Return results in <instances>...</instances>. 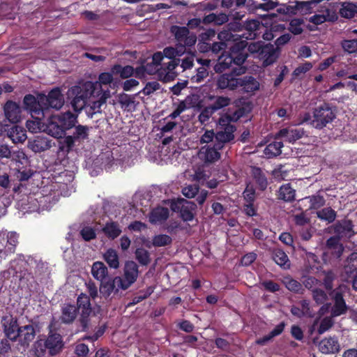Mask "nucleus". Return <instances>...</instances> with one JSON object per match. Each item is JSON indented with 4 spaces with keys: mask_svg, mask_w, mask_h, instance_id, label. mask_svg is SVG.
I'll return each instance as SVG.
<instances>
[{
    "mask_svg": "<svg viewBox=\"0 0 357 357\" xmlns=\"http://www.w3.org/2000/svg\"><path fill=\"white\" fill-rule=\"evenodd\" d=\"M99 84H95V86ZM67 100L74 112L79 113L89 104L91 96H96L94 84L87 81L73 86L67 91Z\"/></svg>",
    "mask_w": 357,
    "mask_h": 357,
    "instance_id": "obj_1",
    "label": "nucleus"
},
{
    "mask_svg": "<svg viewBox=\"0 0 357 357\" xmlns=\"http://www.w3.org/2000/svg\"><path fill=\"white\" fill-rule=\"evenodd\" d=\"M77 123V114L70 111L62 112L49 117L45 131L55 138H61L66 135V132L74 128Z\"/></svg>",
    "mask_w": 357,
    "mask_h": 357,
    "instance_id": "obj_2",
    "label": "nucleus"
},
{
    "mask_svg": "<svg viewBox=\"0 0 357 357\" xmlns=\"http://www.w3.org/2000/svg\"><path fill=\"white\" fill-rule=\"evenodd\" d=\"M33 346L40 347V352L43 350L48 357H52L62 351L64 347V342L59 333L51 331L46 337L35 342Z\"/></svg>",
    "mask_w": 357,
    "mask_h": 357,
    "instance_id": "obj_3",
    "label": "nucleus"
},
{
    "mask_svg": "<svg viewBox=\"0 0 357 357\" xmlns=\"http://www.w3.org/2000/svg\"><path fill=\"white\" fill-rule=\"evenodd\" d=\"M335 117L336 114L331 105L324 102L314 109L313 119L310 124L314 128L321 130L331 123Z\"/></svg>",
    "mask_w": 357,
    "mask_h": 357,
    "instance_id": "obj_4",
    "label": "nucleus"
},
{
    "mask_svg": "<svg viewBox=\"0 0 357 357\" xmlns=\"http://www.w3.org/2000/svg\"><path fill=\"white\" fill-rule=\"evenodd\" d=\"M218 130L215 133V143L218 149H223L225 144L234 139V132L236 128L229 122L226 116H220L218 121Z\"/></svg>",
    "mask_w": 357,
    "mask_h": 357,
    "instance_id": "obj_5",
    "label": "nucleus"
},
{
    "mask_svg": "<svg viewBox=\"0 0 357 357\" xmlns=\"http://www.w3.org/2000/svg\"><path fill=\"white\" fill-rule=\"evenodd\" d=\"M246 67H234L229 73L220 75L217 79V86L220 89L234 91L239 87L241 75L245 73Z\"/></svg>",
    "mask_w": 357,
    "mask_h": 357,
    "instance_id": "obj_6",
    "label": "nucleus"
},
{
    "mask_svg": "<svg viewBox=\"0 0 357 357\" xmlns=\"http://www.w3.org/2000/svg\"><path fill=\"white\" fill-rule=\"evenodd\" d=\"M76 307L77 312L79 311V322L82 327L81 331L86 332L89 328V317L92 312L90 297L82 293L77 298Z\"/></svg>",
    "mask_w": 357,
    "mask_h": 357,
    "instance_id": "obj_7",
    "label": "nucleus"
},
{
    "mask_svg": "<svg viewBox=\"0 0 357 357\" xmlns=\"http://www.w3.org/2000/svg\"><path fill=\"white\" fill-rule=\"evenodd\" d=\"M41 93L37 97L32 94H26L23 98L24 109L37 121L42 120L45 116V106L40 102Z\"/></svg>",
    "mask_w": 357,
    "mask_h": 357,
    "instance_id": "obj_8",
    "label": "nucleus"
},
{
    "mask_svg": "<svg viewBox=\"0 0 357 357\" xmlns=\"http://www.w3.org/2000/svg\"><path fill=\"white\" fill-rule=\"evenodd\" d=\"M170 32L174 36L178 46L181 48V51L185 52L186 47L193 46L197 38L195 35L190 34L189 29L186 26H179L172 25L170 27Z\"/></svg>",
    "mask_w": 357,
    "mask_h": 357,
    "instance_id": "obj_9",
    "label": "nucleus"
},
{
    "mask_svg": "<svg viewBox=\"0 0 357 357\" xmlns=\"http://www.w3.org/2000/svg\"><path fill=\"white\" fill-rule=\"evenodd\" d=\"M40 102L45 106L46 112L50 109H60L64 105V96L59 87L51 89L47 95L41 93Z\"/></svg>",
    "mask_w": 357,
    "mask_h": 357,
    "instance_id": "obj_10",
    "label": "nucleus"
},
{
    "mask_svg": "<svg viewBox=\"0 0 357 357\" xmlns=\"http://www.w3.org/2000/svg\"><path fill=\"white\" fill-rule=\"evenodd\" d=\"M247 45L246 40H240L234 43L227 51L236 67H245L243 64L248 57Z\"/></svg>",
    "mask_w": 357,
    "mask_h": 357,
    "instance_id": "obj_11",
    "label": "nucleus"
},
{
    "mask_svg": "<svg viewBox=\"0 0 357 357\" xmlns=\"http://www.w3.org/2000/svg\"><path fill=\"white\" fill-rule=\"evenodd\" d=\"M2 328L6 337L15 342L21 335V326H18L17 320L13 316H3L1 318Z\"/></svg>",
    "mask_w": 357,
    "mask_h": 357,
    "instance_id": "obj_12",
    "label": "nucleus"
},
{
    "mask_svg": "<svg viewBox=\"0 0 357 357\" xmlns=\"http://www.w3.org/2000/svg\"><path fill=\"white\" fill-rule=\"evenodd\" d=\"M262 29H265V26L258 20H248L240 26V31H244L241 37L246 40L257 38L262 33Z\"/></svg>",
    "mask_w": 357,
    "mask_h": 357,
    "instance_id": "obj_13",
    "label": "nucleus"
},
{
    "mask_svg": "<svg viewBox=\"0 0 357 357\" xmlns=\"http://www.w3.org/2000/svg\"><path fill=\"white\" fill-rule=\"evenodd\" d=\"M281 50L275 48V45L271 43L264 44L258 58L262 61L264 67L269 66L273 64L279 58Z\"/></svg>",
    "mask_w": 357,
    "mask_h": 357,
    "instance_id": "obj_14",
    "label": "nucleus"
},
{
    "mask_svg": "<svg viewBox=\"0 0 357 357\" xmlns=\"http://www.w3.org/2000/svg\"><path fill=\"white\" fill-rule=\"evenodd\" d=\"M332 229L333 233L341 238H349L355 234L353 222L347 218L336 221L332 226Z\"/></svg>",
    "mask_w": 357,
    "mask_h": 357,
    "instance_id": "obj_15",
    "label": "nucleus"
},
{
    "mask_svg": "<svg viewBox=\"0 0 357 357\" xmlns=\"http://www.w3.org/2000/svg\"><path fill=\"white\" fill-rule=\"evenodd\" d=\"M119 289L124 290L123 278L119 276L114 277L112 280L102 282L100 286V293L103 297H109L112 293L118 294Z\"/></svg>",
    "mask_w": 357,
    "mask_h": 357,
    "instance_id": "obj_16",
    "label": "nucleus"
},
{
    "mask_svg": "<svg viewBox=\"0 0 357 357\" xmlns=\"http://www.w3.org/2000/svg\"><path fill=\"white\" fill-rule=\"evenodd\" d=\"M331 296L333 301V305L331 310V317H337L345 314L349 307L344 299L342 293L340 291H333Z\"/></svg>",
    "mask_w": 357,
    "mask_h": 357,
    "instance_id": "obj_17",
    "label": "nucleus"
},
{
    "mask_svg": "<svg viewBox=\"0 0 357 357\" xmlns=\"http://www.w3.org/2000/svg\"><path fill=\"white\" fill-rule=\"evenodd\" d=\"M138 265L133 261L125 264L123 284L124 290L128 289L137 280L139 275Z\"/></svg>",
    "mask_w": 357,
    "mask_h": 357,
    "instance_id": "obj_18",
    "label": "nucleus"
},
{
    "mask_svg": "<svg viewBox=\"0 0 357 357\" xmlns=\"http://www.w3.org/2000/svg\"><path fill=\"white\" fill-rule=\"evenodd\" d=\"M318 349L324 354L338 353L340 351V344L337 337L333 335L322 339L319 342Z\"/></svg>",
    "mask_w": 357,
    "mask_h": 357,
    "instance_id": "obj_19",
    "label": "nucleus"
},
{
    "mask_svg": "<svg viewBox=\"0 0 357 357\" xmlns=\"http://www.w3.org/2000/svg\"><path fill=\"white\" fill-rule=\"evenodd\" d=\"M25 264L26 262L22 259L13 260L9 268L0 273V286H3L5 281L10 279L11 276H17L18 273L21 274L23 271L22 267Z\"/></svg>",
    "mask_w": 357,
    "mask_h": 357,
    "instance_id": "obj_20",
    "label": "nucleus"
},
{
    "mask_svg": "<svg viewBox=\"0 0 357 357\" xmlns=\"http://www.w3.org/2000/svg\"><path fill=\"white\" fill-rule=\"evenodd\" d=\"M3 112L6 118L12 123H16L21 119L22 109L19 104L8 100L3 106Z\"/></svg>",
    "mask_w": 357,
    "mask_h": 357,
    "instance_id": "obj_21",
    "label": "nucleus"
},
{
    "mask_svg": "<svg viewBox=\"0 0 357 357\" xmlns=\"http://www.w3.org/2000/svg\"><path fill=\"white\" fill-rule=\"evenodd\" d=\"M304 134L305 131L303 128H284L276 133L275 139L284 138L289 143H294L302 138Z\"/></svg>",
    "mask_w": 357,
    "mask_h": 357,
    "instance_id": "obj_22",
    "label": "nucleus"
},
{
    "mask_svg": "<svg viewBox=\"0 0 357 357\" xmlns=\"http://www.w3.org/2000/svg\"><path fill=\"white\" fill-rule=\"evenodd\" d=\"M241 105H237V109L232 112L231 114H225L222 116L228 117L229 119V122H236L241 118L246 116L250 112H251L252 109V105L251 102H245L239 100Z\"/></svg>",
    "mask_w": 357,
    "mask_h": 357,
    "instance_id": "obj_23",
    "label": "nucleus"
},
{
    "mask_svg": "<svg viewBox=\"0 0 357 357\" xmlns=\"http://www.w3.org/2000/svg\"><path fill=\"white\" fill-rule=\"evenodd\" d=\"M222 149H218L216 144L214 142L212 146L208 145L202 147L199 151V155L206 162H213L220 158L219 151Z\"/></svg>",
    "mask_w": 357,
    "mask_h": 357,
    "instance_id": "obj_24",
    "label": "nucleus"
},
{
    "mask_svg": "<svg viewBox=\"0 0 357 357\" xmlns=\"http://www.w3.org/2000/svg\"><path fill=\"white\" fill-rule=\"evenodd\" d=\"M239 87L243 93H252L259 89L260 84L257 79L251 75L241 77Z\"/></svg>",
    "mask_w": 357,
    "mask_h": 357,
    "instance_id": "obj_25",
    "label": "nucleus"
},
{
    "mask_svg": "<svg viewBox=\"0 0 357 357\" xmlns=\"http://www.w3.org/2000/svg\"><path fill=\"white\" fill-rule=\"evenodd\" d=\"M77 308L70 303L65 304L61 308L60 321L65 324H70L74 322L77 316Z\"/></svg>",
    "mask_w": 357,
    "mask_h": 357,
    "instance_id": "obj_26",
    "label": "nucleus"
},
{
    "mask_svg": "<svg viewBox=\"0 0 357 357\" xmlns=\"http://www.w3.org/2000/svg\"><path fill=\"white\" fill-rule=\"evenodd\" d=\"M180 61L179 59H174L169 61L168 63L162 64L161 68L165 72L164 80L165 82L172 81L177 77L178 73L175 69L179 66Z\"/></svg>",
    "mask_w": 357,
    "mask_h": 357,
    "instance_id": "obj_27",
    "label": "nucleus"
},
{
    "mask_svg": "<svg viewBox=\"0 0 357 357\" xmlns=\"http://www.w3.org/2000/svg\"><path fill=\"white\" fill-rule=\"evenodd\" d=\"M36 326L33 324H28L21 326V335L20 336V344L23 347H29V344L34 340L36 333Z\"/></svg>",
    "mask_w": 357,
    "mask_h": 357,
    "instance_id": "obj_28",
    "label": "nucleus"
},
{
    "mask_svg": "<svg viewBox=\"0 0 357 357\" xmlns=\"http://www.w3.org/2000/svg\"><path fill=\"white\" fill-rule=\"evenodd\" d=\"M277 198L284 202H292L296 199V190L291 183L282 184L276 193Z\"/></svg>",
    "mask_w": 357,
    "mask_h": 357,
    "instance_id": "obj_29",
    "label": "nucleus"
},
{
    "mask_svg": "<svg viewBox=\"0 0 357 357\" xmlns=\"http://www.w3.org/2000/svg\"><path fill=\"white\" fill-rule=\"evenodd\" d=\"M102 231L109 239L114 240L121 235L122 229L118 222L110 220L106 222Z\"/></svg>",
    "mask_w": 357,
    "mask_h": 357,
    "instance_id": "obj_30",
    "label": "nucleus"
},
{
    "mask_svg": "<svg viewBox=\"0 0 357 357\" xmlns=\"http://www.w3.org/2000/svg\"><path fill=\"white\" fill-rule=\"evenodd\" d=\"M196 208L197 205L194 202L183 199V204L180 209V216L181 219L184 222L193 220Z\"/></svg>",
    "mask_w": 357,
    "mask_h": 357,
    "instance_id": "obj_31",
    "label": "nucleus"
},
{
    "mask_svg": "<svg viewBox=\"0 0 357 357\" xmlns=\"http://www.w3.org/2000/svg\"><path fill=\"white\" fill-rule=\"evenodd\" d=\"M228 29L227 30H222L220 31L218 35V38L221 41H230V40H236L238 37H241L240 35H236L233 33L232 31H240V26L241 24L234 22V23H229L227 25Z\"/></svg>",
    "mask_w": 357,
    "mask_h": 357,
    "instance_id": "obj_32",
    "label": "nucleus"
},
{
    "mask_svg": "<svg viewBox=\"0 0 357 357\" xmlns=\"http://www.w3.org/2000/svg\"><path fill=\"white\" fill-rule=\"evenodd\" d=\"M113 75H114L111 71L109 73L104 72L101 73L98 76V81L93 82V84H99V86L94 85V92L96 96H100L102 93H108V91H104L102 88V84H110L113 82Z\"/></svg>",
    "mask_w": 357,
    "mask_h": 357,
    "instance_id": "obj_33",
    "label": "nucleus"
},
{
    "mask_svg": "<svg viewBox=\"0 0 357 357\" xmlns=\"http://www.w3.org/2000/svg\"><path fill=\"white\" fill-rule=\"evenodd\" d=\"M251 174L258 188L261 191L265 190L268 186V180L262 169L258 167H252Z\"/></svg>",
    "mask_w": 357,
    "mask_h": 357,
    "instance_id": "obj_34",
    "label": "nucleus"
},
{
    "mask_svg": "<svg viewBox=\"0 0 357 357\" xmlns=\"http://www.w3.org/2000/svg\"><path fill=\"white\" fill-rule=\"evenodd\" d=\"M169 215V209L166 207H156L153 208L149 214V222L152 224H156L165 221Z\"/></svg>",
    "mask_w": 357,
    "mask_h": 357,
    "instance_id": "obj_35",
    "label": "nucleus"
},
{
    "mask_svg": "<svg viewBox=\"0 0 357 357\" xmlns=\"http://www.w3.org/2000/svg\"><path fill=\"white\" fill-rule=\"evenodd\" d=\"M111 72L114 75H119L122 79L130 78L134 75V67L130 65L125 66L116 63L112 66Z\"/></svg>",
    "mask_w": 357,
    "mask_h": 357,
    "instance_id": "obj_36",
    "label": "nucleus"
},
{
    "mask_svg": "<svg viewBox=\"0 0 357 357\" xmlns=\"http://www.w3.org/2000/svg\"><path fill=\"white\" fill-rule=\"evenodd\" d=\"M272 258L283 269H289L290 268L291 263L289 257L282 249H274L272 253Z\"/></svg>",
    "mask_w": 357,
    "mask_h": 357,
    "instance_id": "obj_37",
    "label": "nucleus"
},
{
    "mask_svg": "<svg viewBox=\"0 0 357 357\" xmlns=\"http://www.w3.org/2000/svg\"><path fill=\"white\" fill-rule=\"evenodd\" d=\"M234 64L231 58L230 57L227 51H224L220 56H219L218 62L214 67L216 73H220L227 69H229Z\"/></svg>",
    "mask_w": 357,
    "mask_h": 357,
    "instance_id": "obj_38",
    "label": "nucleus"
},
{
    "mask_svg": "<svg viewBox=\"0 0 357 357\" xmlns=\"http://www.w3.org/2000/svg\"><path fill=\"white\" fill-rule=\"evenodd\" d=\"M282 283L289 291L293 293L300 294L304 293L305 289L303 284L290 275L284 276L282 279Z\"/></svg>",
    "mask_w": 357,
    "mask_h": 357,
    "instance_id": "obj_39",
    "label": "nucleus"
},
{
    "mask_svg": "<svg viewBox=\"0 0 357 357\" xmlns=\"http://www.w3.org/2000/svg\"><path fill=\"white\" fill-rule=\"evenodd\" d=\"M18 238L19 235L15 231L8 233L6 238L4 237L6 246L3 250L7 256L15 252L18 244Z\"/></svg>",
    "mask_w": 357,
    "mask_h": 357,
    "instance_id": "obj_40",
    "label": "nucleus"
},
{
    "mask_svg": "<svg viewBox=\"0 0 357 357\" xmlns=\"http://www.w3.org/2000/svg\"><path fill=\"white\" fill-rule=\"evenodd\" d=\"M109 97V94L102 93L100 96H91L89 104L91 103V109L93 113H98L101 112V107L106 103V100Z\"/></svg>",
    "mask_w": 357,
    "mask_h": 357,
    "instance_id": "obj_41",
    "label": "nucleus"
},
{
    "mask_svg": "<svg viewBox=\"0 0 357 357\" xmlns=\"http://www.w3.org/2000/svg\"><path fill=\"white\" fill-rule=\"evenodd\" d=\"M74 131L70 135L73 139L80 144L89 138V128L86 126L77 125L74 126Z\"/></svg>",
    "mask_w": 357,
    "mask_h": 357,
    "instance_id": "obj_42",
    "label": "nucleus"
},
{
    "mask_svg": "<svg viewBox=\"0 0 357 357\" xmlns=\"http://www.w3.org/2000/svg\"><path fill=\"white\" fill-rule=\"evenodd\" d=\"M282 146V142L275 139L274 142L268 144L266 146L264 151V153L268 158L276 157L282 153L281 149Z\"/></svg>",
    "mask_w": 357,
    "mask_h": 357,
    "instance_id": "obj_43",
    "label": "nucleus"
},
{
    "mask_svg": "<svg viewBox=\"0 0 357 357\" xmlns=\"http://www.w3.org/2000/svg\"><path fill=\"white\" fill-rule=\"evenodd\" d=\"M107 268L101 261H96L91 267V273L94 278L98 280L102 281V280L107 275Z\"/></svg>",
    "mask_w": 357,
    "mask_h": 357,
    "instance_id": "obj_44",
    "label": "nucleus"
},
{
    "mask_svg": "<svg viewBox=\"0 0 357 357\" xmlns=\"http://www.w3.org/2000/svg\"><path fill=\"white\" fill-rule=\"evenodd\" d=\"M341 238L335 234L326 241V246L328 249L334 250L337 257H340L344 250L342 244L340 243Z\"/></svg>",
    "mask_w": 357,
    "mask_h": 357,
    "instance_id": "obj_45",
    "label": "nucleus"
},
{
    "mask_svg": "<svg viewBox=\"0 0 357 357\" xmlns=\"http://www.w3.org/2000/svg\"><path fill=\"white\" fill-rule=\"evenodd\" d=\"M317 217L321 220L332 223L337 217V213L332 208L326 207L317 211Z\"/></svg>",
    "mask_w": 357,
    "mask_h": 357,
    "instance_id": "obj_46",
    "label": "nucleus"
},
{
    "mask_svg": "<svg viewBox=\"0 0 357 357\" xmlns=\"http://www.w3.org/2000/svg\"><path fill=\"white\" fill-rule=\"evenodd\" d=\"M119 102L124 110L132 111L135 109V98L127 93L119 94Z\"/></svg>",
    "mask_w": 357,
    "mask_h": 357,
    "instance_id": "obj_47",
    "label": "nucleus"
},
{
    "mask_svg": "<svg viewBox=\"0 0 357 357\" xmlns=\"http://www.w3.org/2000/svg\"><path fill=\"white\" fill-rule=\"evenodd\" d=\"M104 259L109 266L112 268H118L119 266V255L116 251L112 248L108 249L104 254Z\"/></svg>",
    "mask_w": 357,
    "mask_h": 357,
    "instance_id": "obj_48",
    "label": "nucleus"
},
{
    "mask_svg": "<svg viewBox=\"0 0 357 357\" xmlns=\"http://www.w3.org/2000/svg\"><path fill=\"white\" fill-rule=\"evenodd\" d=\"M307 272H309V271L307 270V268L305 270V272L303 275L302 282L305 288H307L312 291V289H314L315 288H318L321 285V282L313 276L307 275L306 273Z\"/></svg>",
    "mask_w": 357,
    "mask_h": 357,
    "instance_id": "obj_49",
    "label": "nucleus"
},
{
    "mask_svg": "<svg viewBox=\"0 0 357 357\" xmlns=\"http://www.w3.org/2000/svg\"><path fill=\"white\" fill-rule=\"evenodd\" d=\"M357 11V6L351 3H343L340 9V15L344 18L351 19L355 16Z\"/></svg>",
    "mask_w": 357,
    "mask_h": 357,
    "instance_id": "obj_50",
    "label": "nucleus"
},
{
    "mask_svg": "<svg viewBox=\"0 0 357 357\" xmlns=\"http://www.w3.org/2000/svg\"><path fill=\"white\" fill-rule=\"evenodd\" d=\"M135 258L142 266H147L151 262L150 254L144 248H137L135 250Z\"/></svg>",
    "mask_w": 357,
    "mask_h": 357,
    "instance_id": "obj_51",
    "label": "nucleus"
},
{
    "mask_svg": "<svg viewBox=\"0 0 357 357\" xmlns=\"http://www.w3.org/2000/svg\"><path fill=\"white\" fill-rule=\"evenodd\" d=\"M61 138L62 139L59 142V149L69 153L74 147L76 142L70 135L62 137Z\"/></svg>",
    "mask_w": 357,
    "mask_h": 357,
    "instance_id": "obj_52",
    "label": "nucleus"
},
{
    "mask_svg": "<svg viewBox=\"0 0 357 357\" xmlns=\"http://www.w3.org/2000/svg\"><path fill=\"white\" fill-rule=\"evenodd\" d=\"M61 138L62 139L59 142V149L69 153L74 147L76 142L70 135L62 137Z\"/></svg>",
    "mask_w": 357,
    "mask_h": 357,
    "instance_id": "obj_53",
    "label": "nucleus"
},
{
    "mask_svg": "<svg viewBox=\"0 0 357 357\" xmlns=\"http://www.w3.org/2000/svg\"><path fill=\"white\" fill-rule=\"evenodd\" d=\"M172 242V238L169 236L158 234L153 237L152 243L155 247H162L170 245Z\"/></svg>",
    "mask_w": 357,
    "mask_h": 357,
    "instance_id": "obj_54",
    "label": "nucleus"
},
{
    "mask_svg": "<svg viewBox=\"0 0 357 357\" xmlns=\"http://www.w3.org/2000/svg\"><path fill=\"white\" fill-rule=\"evenodd\" d=\"M153 292V288L149 287L144 290L139 291L132 298L130 305H135L147 298Z\"/></svg>",
    "mask_w": 357,
    "mask_h": 357,
    "instance_id": "obj_55",
    "label": "nucleus"
},
{
    "mask_svg": "<svg viewBox=\"0 0 357 357\" xmlns=\"http://www.w3.org/2000/svg\"><path fill=\"white\" fill-rule=\"evenodd\" d=\"M208 75V70L205 66H201L196 69V74L190 77L192 83H200Z\"/></svg>",
    "mask_w": 357,
    "mask_h": 357,
    "instance_id": "obj_56",
    "label": "nucleus"
},
{
    "mask_svg": "<svg viewBox=\"0 0 357 357\" xmlns=\"http://www.w3.org/2000/svg\"><path fill=\"white\" fill-rule=\"evenodd\" d=\"M303 24V20L302 19H293L289 22V31L294 35L301 34L303 29L301 25Z\"/></svg>",
    "mask_w": 357,
    "mask_h": 357,
    "instance_id": "obj_57",
    "label": "nucleus"
},
{
    "mask_svg": "<svg viewBox=\"0 0 357 357\" xmlns=\"http://www.w3.org/2000/svg\"><path fill=\"white\" fill-rule=\"evenodd\" d=\"M11 129L12 130L8 135L14 143H22L25 141L26 136L22 130L19 132L17 131V126H15Z\"/></svg>",
    "mask_w": 357,
    "mask_h": 357,
    "instance_id": "obj_58",
    "label": "nucleus"
},
{
    "mask_svg": "<svg viewBox=\"0 0 357 357\" xmlns=\"http://www.w3.org/2000/svg\"><path fill=\"white\" fill-rule=\"evenodd\" d=\"M185 52L181 51V48L178 46L176 48L173 47H167L163 50V55L164 57H166L169 59H174L176 56L182 55Z\"/></svg>",
    "mask_w": 357,
    "mask_h": 357,
    "instance_id": "obj_59",
    "label": "nucleus"
},
{
    "mask_svg": "<svg viewBox=\"0 0 357 357\" xmlns=\"http://www.w3.org/2000/svg\"><path fill=\"white\" fill-rule=\"evenodd\" d=\"M308 198L310 199V209H318L322 207L326 203V200L324 197L319 195H312Z\"/></svg>",
    "mask_w": 357,
    "mask_h": 357,
    "instance_id": "obj_60",
    "label": "nucleus"
},
{
    "mask_svg": "<svg viewBox=\"0 0 357 357\" xmlns=\"http://www.w3.org/2000/svg\"><path fill=\"white\" fill-rule=\"evenodd\" d=\"M231 99L227 96H218L211 105L215 111H218L230 104Z\"/></svg>",
    "mask_w": 357,
    "mask_h": 357,
    "instance_id": "obj_61",
    "label": "nucleus"
},
{
    "mask_svg": "<svg viewBox=\"0 0 357 357\" xmlns=\"http://www.w3.org/2000/svg\"><path fill=\"white\" fill-rule=\"evenodd\" d=\"M151 65L148 63L146 66H141L134 68V75L136 78L142 79L145 77L146 74L151 75L153 73V70L151 68Z\"/></svg>",
    "mask_w": 357,
    "mask_h": 357,
    "instance_id": "obj_62",
    "label": "nucleus"
},
{
    "mask_svg": "<svg viewBox=\"0 0 357 357\" xmlns=\"http://www.w3.org/2000/svg\"><path fill=\"white\" fill-rule=\"evenodd\" d=\"M341 45L343 50L349 54L357 52V38L344 40Z\"/></svg>",
    "mask_w": 357,
    "mask_h": 357,
    "instance_id": "obj_63",
    "label": "nucleus"
},
{
    "mask_svg": "<svg viewBox=\"0 0 357 357\" xmlns=\"http://www.w3.org/2000/svg\"><path fill=\"white\" fill-rule=\"evenodd\" d=\"M215 112V109L211 105L205 107L198 116L199 121L202 123L208 121Z\"/></svg>",
    "mask_w": 357,
    "mask_h": 357,
    "instance_id": "obj_64",
    "label": "nucleus"
}]
</instances>
